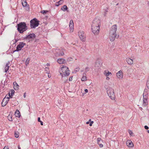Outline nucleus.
Instances as JSON below:
<instances>
[{"mask_svg": "<svg viewBox=\"0 0 149 149\" xmlns=\"http://www.w3.org/2000/svg\"><path fill=\"white\" fill-rule=\"evenodd\" d=\"M9 96H10H10H11V95H10V93H9Z\"/></svg>", "mask_w": 149, "mask_h": 149, "instance_id": "obj_51", "label": "nucleus"}, {"mask_svg": "<svg viewBox=\"0 0 149 149\" xmlns=\"http://www.w3.org/2000/svg\"><path fill=\"white\" fill-rule=\"evenodd\" d=\"M126 61L127 63L129 65H131L133 64V61L132 59L129 58H126Z\"/></svg>", "mask_w": 149, "mask_h": 149, "instance_id": "obj_14", "label": "nucleus"}, {"mask_svg": "<svg viewBox=\"0 0 149 149\" xmlns=\"http://www.w3.org/2000/svg\"><path fill=\"white\" fill-rule=\"evenodd\" d=\"M10 63L9 62H8L6 64L4 68L5 72H6L9 69L10 67Z\"/></svg>", "mask_w": 149, "mask_h": 149, "instance_id": "obj_18", "label": "nucleus"}, {"mask_svg": "<svg viewBox=\"0 0 149 149\" xmlns=\"http://www.w3.org/2000/svg\"><path fill=\"white\" fill-rule=\"evenodd\" d=\"M116 37V34L109 33V38L110 40L113 42L114 41Z\"/></svg>", "mask_w": 149, "mask_h": 149, "instance_id": "obj_9", "label": "nucleus"}, {"mask_svg": "<svg viewBox=\"0 0 149 149\" xmlns=\"http://www.w3.org/2000/svg\"><path fill=\"white\" fill-rule=\"evenodd\" d=\"M116 76L117 78L119 79H122L123 77L122 71L120 70L116 74Z\"/></svg>", "mask_w": 149, "mask_h": 149, "instance_id": "obj_10", "label": "nucleus"}, {"mask_svg": "<svg viewBox=\"0 0 149 149\" xmlns=\"http://www.w3.org/2000/svg\"><path fill=\"white\" fill-rule=\"evenodd\" d=\"M17 30L20 33H22L28 29L27 26L25 22H21L17 24Z\"/></svg>", "mask_w": 149, "mask_h": 149, "instance_id": "obj_3", "label": "nucleus"}, {"mask_svg": "<svg viewBox=\"0 0 149 149\" xmlns=\"http://www.w3.org/2000/svg\"><path fill=\"white\" fill-rule=\"evenodd\" d=\"M68 8L67 6L65 5L63 6L61 8V10L63 11H67V12H68Z\"/></svg>", "mask_w": 149, "mask_h": 149, "instance_id": "obj_20", "label": "nucleus"}, {"mask_svg": "<svg viewBox=\"0 0 149 149\" xmlns=\"http://www.w3.org/2000/svg\"><path fill=\"white\" fill-rule=\"evenodd\" d=\"M13 88L15 90H18L19 88V85L17 84L16 82L15 81L13 83Z\"/></svg>", "mask_w": 149, "mask_h": 149, "instance_id": "obj_15", "label": "nucleus"}, {"mask_svg": "<svg viewBox=\"0 0 149 149\" xmlns=\"http://www.w3.org/2000/svg\"><path fill=\"white\" fill-rule=\"evenodd\" d=\"M49 68H45V71H46V72L47 73H48L49 70Z\"/></svg>", "mask_w": 149, "mask_h": 149, "instance_id": "obj_35", "label": "nucleus"}, {"mask_svg": "<svg viewBox=\"0 0 149 149\" xmlns=\"http://www.w3.org/2000/svg\"><path fill=\"white\" fill-rule=\"evenodd\" d=\"M117 29V25H114L111 27L109 33L116 34Z\"/></svg>", "mask_w": 149, "mask_h": 149, "instance_id": "obj_7", "label": "nucleus"}, {"mask_svg": "<svg viewBox=\"0 0 149 149\" xmlns=\"http://www.w3.org/2000/svg\"><path fill=\"white\" fill-rule=\"evenodd\" d=\"M144 128L146 130H148L149 128L146 125L144 126Z\"/></svg>", "mask_w": 149, "mask_h": 149, "instance_id": "obj_38", "label": "nucleus"}, {"mask_svg": "<svg viewBox=\"0 0 149 149\" xmlns=\"http://www.w3.org/2000/svg\"><path fill=\"white\" fill-rule=\"evenodd\" d=\"M93 123V121H91V122L89 124V125L90 126H91L92 125V124Z\"/></svg>", "mask_w": 149, "mask_h": 149, "instance_id": "obj_37", "label": "nucleus"}, {"mask_svg": "<svg viewBox=\"0 0 149 149\" xmlns=\"http://www.w3.org/2000/svg\"><path fill=\"white\" fill-rule=\"evenodd\" d=\"M63 2V0H60L58 2H56L55 3V6H57L62 4Z\"/></svg>", "mask_w": 149, "mask_h": 149, "instance_id": "obj_21", "label": "nucleus"}, {"mask_svg": "<svg viewBox=\"0 0 149 149\" xmlns=\"http://www.w3.org/2000/svg\"><path fill=\"white\" fill-rule=\"evenodd\" d=\"M147 132H148V133H149V130H148V131H147Z\"/></svg>", "mask_w": 149, "mask_h": 149, "instance_id": "obj_52", "label": "nucleus"}, {"mask_svg": "<svg viewBox=\"0 0 149 149\" xmlns=\"http://www.w3.org/2000/svg\"><path fill=\"white\" fill-rule=\"evenodd\" d=\"M110 79V78L109 77V76L106 77V79L107 80H109Z\"/></svg>", "mask_w": 149, "mask_h": 149, "instance_id": "obj_41", "label": "nucleus"}, {"mask_svg": "<svg viewBox=\"0 0 149 149\" xmlns=\"http://www.w3.org/2000/svg\"><path fill=\"white\" fill-rule=\"evenodd\" d=\"M146 85L147 88L148 89H149V80L147 81V82L146 84Z\"/></svg>", "mask_w": 149, "mask_h": 149, "instance_id": "obj_34", "label": "nucleus"}, {"mask_svg": "<svg viewBox=\"0 0 149 149\" xmlns=\"http://www.w3.org/2000/svg\"><path fill=\"white\" fill-rule=\"evenodd\" d=\"M15 116L17 117H20V115L19 114V112L18 110H16L15 111Z\"/></svg>", "mask_w": 149, "mask_h": 149, "instance_id": "obj_22", "label": "nucleus"}, {"mask_svg": "<svg viewBox=\"0 0 149 149\" xmlns=\"http://www.w3.org/2000/svg\"><path fill=\"white\" fill-rule=\"evenodd\" d=\"M126 145L130 148H132L134 146L133 142L130 140H128L127 141Z\"/></svg>", "mask_w": 149, "mask_h": 149, "instance_id": "obj_12", "label": "nucleus"}, {"mask_svg": "<svg viewBox=\"0 0 149 149\" xmlns=\"http://www.w3.org/2000/svg\"><path fill=\"white\" fill-rule=\"evenodd\" d=\"M100 147V148H102L103 147V145L102 144H100V143H99V144H98Z\"/></svg>", "mask_w": 149, "mask_h": 149, "instance_id": "obj_36", "label": "nucleus"}, {"mask_svg": "<svg viewBox=\"0 0 149 149\" xmlns=\"http://www.w3.org/2000/svg\"><path fill=\"white\" fill-rule=\"evenodd\" d=\"M85 91L86 93H88V90L87 89H85L84 90Z\"/></svg>", "mask_w": 149, "mask_h": 149, "instance_id": "obj_46", "label": "nucleus"}, {"mask_svg": "<svg viewBox=\"0 0 149 149\" xmlns=\"http://www.w3.org/2000/svg\"><path fill=\"white\" fill-rule=\"evenodd\" d=\"M29 60H30L29 58H28L26 60V65H27L29 64Z\"/></svg>", "mask_w": 149, "mask_h": 149, "instance_id": "obj_30", "label": "nucleus"}, {"mask_svg": "<svg viewBox=\"0 0 149 149\" xmlns=\"http://www.w3.org/2000/svg\"><path fill=\"white\" fill-rule=\"evenodd\" d=\"M38 122H40L41 121L40 120V117H39V118H38Z\"/></svg>", "mask_w": 149, "mask_h": 149, "instance_id": "obj_45", "label": "nucleus"}, {"mask_svg": "<svg viewBox=\"0 0 149 149\" xmlns=\"http://www.w3.org/2000/svg\"><path fill=\"white\" fill-rule=\"evenodd\" d=\"M143 106H145L148 104V101H147V99L146 98H145L144 99V98L143 100Z\"/></svg>", "mask_w": 149, "mask_h": 149, "instance_id": "obj_23", "label": "nucleus"}, {"mask_svg": "<svg viewBox=\"0 0 149 149\" xmlns=\"http://www.w3.org/2000/svg\"><path fill=\"white\" fill-rule=\"evenodd\" d=\"M63 49H62L61 51L59 53V55L60 56H62L64 55V53L63 52Z\"/></svg>", "mask_w": 149, "mask_h": 149, "instance_id": "obj_26", "label": "nucleus"}, {"mask_svg": "<svg viewBox=\"0 0 149 149\" xmlns=\"http://www.w3.org/2000/svg\"><path fill=\"white\" fill-rule=\"evenodd\" d=\"M82 81H85L87 80V77L86 75H83L81 78Z\"/></svg>", "mask_w": 149, "mask_h": 149, "instance_id": "obj_25", "label": "nucleus"}, {"mask_svg": "<svg viewBox=\"0 0 149 149\" xmlns=\"http://www.w3.org/2000/svg\"><path fill=\"white\" fill-rule=\"evenodd\" d=\"M90 68H89L88 67H86L85 68V70L86 72H88V71L89 70Z\"/></svg>", "mask_w": 149, "mask_h": 149, "instance_id": "obj_33", "label": "nucleus"}, {"mask_svg": "<svg viewBox=\"0 0 149 149\" xmlns=\"http://www.w3.org/2000/svg\"><path fill=\"white\" fill-rule=\"evenodd\" d=\"M72 60V58H68V61H71Z\"/></svg>", "mask_w": 149, "mask_h": 149, "instance_id": "obj_44", "label": "nucleus"}, {"mask_svg": "<svg viewBox=\"0 0 149 149\" xmlns=\"http://www.w3.org/2000/svg\"><path fill=\"white\" fill-rule=\"evenodd\" d=\"M69 27L70 31H73L74 29V23L72 20H71L70 21Z\"/></svg>", "mask_w": 149, "mask_h": 149, "instance_id": "obj_13", "label": "nucleus"}, {"mask_svg": "<svg viewBox=\"0 0 149 149\" xmlns=\"http://www.w3.org/2000/svg\"><path fill=\"white\" fill-rule=\"evenodd\" d=\"M26 93H24V95H23V96H24V98H25L26 97Z\"/></svg>", "mask_w": 149, "mask_h": 149, "instance_id": "obj_47", "label": "nucleus"}, {"mask_svg": "<svg viewBox=\"0 0 149 149\" xmlns=\"http://www.w3.org/2000/svg\"><path fill=\"white\" fill-rule=\"evenodd\" d=\"M39 21L36 18H34L30 21L31 28H35L39 24Z\"/></svg>", "mask_w": 149, "mask_h": 149, "instance_id": "obj_5", "label": "nucleus"}, {"mask_svg": "<svg viewBox=\"0 0 149 149\" xmlns=\"http://www.w3.org/2000/svg\"><path fill=\"white\" fill-rule=\"evenodd\" d=\"M9 148L8 146H5L3 149H8Z\"/></svg>", "mask_w": 149, "mask_h": 149, "instance_id": "obj_40", "label": "nucleus"}, {"mask_svg": "<svg viewBox=\"0 0 149 149\" xmlns=\"http://www.w3.org/2000/svg\"><path fill=\"white\" fill-rule=\"evenodd\" d=\"M128 132L130 135L131 136H133V133L132 131L130 130H128Z\"/></svg>", "mask_w": 149, "mask_h": 149, "instance_id": "obj_27", "label": "nucleus"}, {"mask_svg": "<svg viewBox=\"0 0 149 149\" xmlns=\"http://www.w3.org/2000/svg\"><path fill=\"white\" fill-rule=\"evenodd\" d=\"M26 44L23 43V42H20L19 44L17 46L16 49L15 51H18L21 50L22 48H23L25 45Z\"/></svg>", "mask_w": 149, "mask_h": 149, "instance_id": "obj_8", "label": "nucleus"}, {"mask_svg": "<svg viewBox=\"0 0 149 149\" xmlns=\"http://www.w3.org/2000/svg\"><path fill=\"white\" fill-rule=\"evenodd\" d=\"M8 120L10 121H12V117L11 115H9L8 116Z\"/></svg>", "mask_w": 149, "mask_h": 149, "instance_id": "obj_28", "label": "nucleus"}, {"mask_svg": "<svg viewBox=\"0 0 149 149\" xmlns=\"http://www.w3.org/2000/svg\"><path fill=\"white\" fill-rule=\"evenodd\" d=\"M91 119H90L89 120V121H91Z\"/></svg>", "mask_w": 149, "mask_h": 149, "instance_id": "obj_54", "label": "nucleus"}, {"mask_svg": "<svg viewBox=\"0 0 149 149\" xmlns=\"http://www.w3.org/2000/svg\"><path fill=\"white\" fill-rule=\"evenodd\" d=\"M103 74L106 77L109 76H111L112 74L111 72L107 70H105Z\"/></svg>", "mask_w": 149, "mask_h": 149, "instance_id": "obj_16", "label": "nucleus"}, {"mask_svg": "<svg viewBox=\"0 0 149 149\" xmlns=\"http://www.w3.org/2000/svg\"><path fill=\"white\" fill-rule=\"evenodd\" d=\"M35 37V35L34 33L30 34L26 37L28 39H34Z\"/></svg>", "mask_w": 149, "mask_h": 149, "instance_id": "obj_19", "label": "nucleus"}, {"mask_svg": "<svg viewBox=\"0 0 149 149\" xmlns=\"http://www.w3.org/2000/svg\"><path fill=\"white\" fill-rule=\"evenodd\" d=\"M48 76L49 78H50L51 77V75L49 73H48Z\"/></svg>", "mask_w": 149, "mask_h": 149, "instance_id": "obj_42", "label": "nucleus"}, {"mask_svg": "<svg viewBox=\"0 0 149 149\" xmlns=\"http://www.w3.org/2000/svg\"><path fill=\"white\" fill-rule=\"evenodd\" d=\"M72 77H70V78L69 79V80L70 81L72 80Z\"/></svg>", "mask_w": 149, "mask_h": 149, "instance_id": "obj_39", "label": "nucleus"}, {"mask_svg": "<svg viewBox=\"0 0 149 149\" xmlns=\"http://www.w3.org/2000/svg\"><path fill=\"white\" fill-rule=\"evenodd\" d=\"M102 141V140H101V139L100 138H98L97 139V143L98 144H99L100 143V142Z\"/></svg>", "mask_w": 149, "mask_h": 149, "instance_id": "obj_32", "label": "nucleus"}, {"mask_svg": "<svg viewBox=\"0 0 149 149\" xmlns=\"http://www.w3.org/2000/svg\"><path fill=\"white\" fill-rule=\"evenodd\" d=\"M14 93V91L13 90L12 91H11V95H12V94H13Z\"/></svg>", "mask_w": 149, "mask_h": 149, "instance_id": "obj_43", "label": "nucleus"}, {"mask_svg": "<svg viewBox=\"0 0 149 149\" xmlns=\"http://www.w3.org/2000/svg\"><path fill=\"white\" fill-rule=\"evenodd\" d=\"M48 12L47 10H43L41 11V13L43 14H45L47 13Z\"/></svg>", "mask_w": 149, "mask_h": 149, "instance_id": "obj_31", "label": "nucleus"}, {"mask_svg": "<svg viewBox=\"0 0 149 149\" xmlns=\"http://www.w3.org/2000/svg\"><path fill=\"white\" fill-rule=\"evenodd\" d=\"M22 4L24 7H25L27 5V3L26 0H23L22 1Z\"/></svg>", "mask_w": 149, "mask_h": 149, "instance_id": "obj_24", "label": "nucleus"}, {"mask_svg": "<svg viewBox=\"0 0 149 149\" xmlns=\"http://www.w3.org/2000/svg\"><path fill=\"white\" fill-rule=\"evenodd\" d=\"M79 36L81 40L83 42L85 40L86 36L85 33L84 32L82 31H80L78 32Z\"/></svg>", "mask_w": 149, "mask_h": 149, "instance_id": "obj_6", "label": "nucleus"}, {"mask_svg": "<svg viewBox=\"0 0 149 149\" xmlns=\"http://www.w3.org/2000/svg\"><path fill=\"white\" fill-rule=\"evenodd\" d=\"M49 64L47 63V65H49Z\"/></svg>", "mask_w": 149, "mask_h": 149, "instance_id": "obj_53", "label": "nucleus"}, {"mask_svg": "<svg viewBox=\"0 0 149 149\" xmlns=\"http://www.w3.org/2000/svg\"><path fill=\"white\" fill-rule=\"evenodd\" d=\"M57 62L59 64H63L65 62V60L63 58H59L57 60Z\"/></svg>", "mask_w": 149, "mask_h": 149, "instance_id": "obj_17", "label": "nucleus"}, {"mask_svg": "<svg viewBox=\"0 0 149 149\" xmlns=\"http://www.w3.org/2000/svg\"><path fill=\"white\" fill-rule=\"evenodd\" d=\"M60 73L63 78L65 76H67L70 74L69 68L66 66H63L59 70Z\"/></svg>", "mask_w": 149, "mask_h": 149, "instance_id": "obj_2", "label": "nucleus"}, {"mask_svg": "<svg viewBox=\"0 0 149 149\" xmlns=\"http://www.w3.org/2000/svg\"><path fill=\"white\" fill-rule=\"evenodd\" d=\"M15 136L16 138H18L19 136V133L18 132H15Z\"/></svg>", "mask_w": 149, "mask_h": 149, "instance_id": "obj_29", "label": "nucleus"}, {"mask_svg": "<svg viewBox=\"0 0 149 149\" xmlns=\"http://www.w3.org/2000/svg\"><path fill=\"white\" fill-rule=\"evenodd\" d=\"M9 98L8 97H5L3 99L2 102V106H5L7 103L9 101Z\"/></svg>", "mask_w": 149, "mask_h": 149, "instance_id": "obj_11", "label": "nucleus"}, {"mask_svg": "<svg viewBox=\"0 0 149 149\" xmlns=\"http://www.w3.org/2000/svg\"><path fill=\"white\" fill-rule=\"evenodd\" d=\"M107 93L109 97L112 100H115V96L114 94V90L113 88H108L107 91Z\"/></svg>", "mask_w": 149, "mask_h": 149, "instance_id": "obj_4", "label": "nucleus"}, {"mask_svg": "<svg viewBox=\"0 0 149 149\" xmlns=\"http://www.w3.org/2000/svg\"><path fill=\"white\" fill-rule=\"evenodd\" d=\"M89 121H88V122H86V124H89Z\"/></svg>", "mask_w": 149, "mask_h": 149, "instance_id": "obj_50", "label": "nucleus"}, {"mask_svg": "<svg viewBox=\"0 0 149 149\" xmlns=\"http://www.w3.org/2000/svg\"><path fill=\"white\" fill-rule=\"evenodd\" d=\"M40 122V124L41 125H43V123L42 121H41Z\"/></svg>", "mask_w": 149, "mask_h": 149, "instance_id": "obj_48", "label": "nucleus"}, {"mask_svg": "<svg viewBox=\"0 0 149 149\" xmlns=\"http://www.w3.org/2000/svg\"><path fill=\"white\" fill-rule=\"evenodd\" d=\"M100 26V20L98 19H95L93 21L92 25V30L95 35H97L99 33Z\"/></svg>", "mask_w": 149, "mask_h": 149, "instance_id": "obj_1", "label": "nucleus"}, {"mask_svg": "<svg viewBox=\"0 0 149 149\" xmlns=\"http://www.w3.org/2000/svg\"><path fill=\"white\" fill-rule=\"evenodd\" d=\"M18 149H21L19 146H18Z\"/></svg>", "mask_w": 149, "mask_h": 149, "instance_id": "obj_49", "label": "nucleus"}]
</instances>
